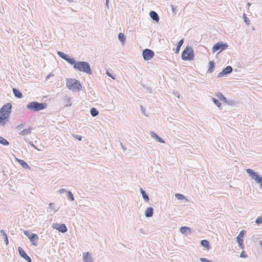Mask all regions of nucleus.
<instances>
[{"mask_svg":"<svg viewBox=\"0 0 262 262\" xmlns=\"http://www.w3.org/2000/svg\"><path fill=\"white\" fill-rule=\"evenodd\" d=\"M57 54L60 58L67 61L69 63L73 65V68L75 70L88 74H92V71L90 65L88 62L76 61L75 59L70 57L68 55L61 51H58Z\"/></svg>","mask_w":262,"mask_h":262,"instance_id":"nucleus-1","label":"nucleus"},{"mask_svg":"<svg viewBox=\"0 0 262 262\" xmlns=\"http://www.w3.org/2000/svg\"><path fill=\"white\" fill-rule=\"evenodd\" d=\"M12 112V104L7 103L4 105L0 110V126H4L8 121Z\"/></svg>","mask_w":262,"mask_h":262,"instance_id":"nucleus-2","label":"nucleus"},{"mask_svg":"<svg viewBox=\"0 0 262 262\" xmlns=\"http://www.w3.org/2000/svg\"><path fill=\"white\" fill-rule=\"evenodd\" d=\"M47 107V104L46 103H39L37 101H32L28 103L27 105V109L37 112L45 109Z\"/></svg>","mask_w":262,"mask_h":262,"instance_id":"nucleus-3","label":"nucleus"},{"mask_svg":"<svg viewBox=\"0 0 262 262\" xmlns=\"http://www.w3.org/2000/svg\"><path fill=\"white\" fill-rule=\"evenodd\" d=\"M66 85L70 90H72L73 91H79L81 88L80 82L75 79H67Z\"/></svg>","mask_w":262,"mask_h":262,"instance_id":"nucleus-4","label":"nucleus"},{"mask_svg":"<svg viewBox=\"0 0 262 262\" xmlns=\"http://www.w3.org/2000/svg\"><path fill=\"white\" fill-rule=\"evenodd\" d=\"M193 50L191 47L187 46L183 51L181 55L183 60H192L194 58Z\"/></svg>","mask_w":262,"mask_h":262,"instance_id":"nucleus-5","label":"nucleus"},{"mask_svg":"<svg viewBox=\"0 0 262 262\" xmlns=\"http://www.w3.org/2000/svg\"><path fill=\"white\" fill-rule=\"evenodd\" d=\"M249 176L255 181L256 183L260 184L262 185V177L258 174L257 172L254 171L251 169L248 168L246 169Z\"/></svg>","mask_w":262,"mask_h":262,"instance_id":"nucleus-6","label":"nucleus"},{"mask_svg":"<svg viewBox=\"0 0 262 262\" xmlns=\"http://www.w3.org/2000/svg\"><path fill=\"white\" fill-rule=\"evenodd\" d=\"M228 47V45L226 43L219 42L213 46L212 51L213 53H215L219 51V53H220L221 51L225 50Z\"/></svg>","mask_w":262,"mask_h":262,"instance_id":"nucleus-7","label":"nucleus"},{"mask_svg":"<svg viewBox=\"0 0 262 262\" xmlns=\"http://www.w3.org/2000/svg\"><path fill=\"white\" fill-rule=\"evenodd\" d=\"M155 53L151 50L145 49L143 51L142 55L145 60H149L151 59L154 56Z\"/></svg>","mask_w":262,"mask_h":262,"instance_id":"nucleus-8","label":"nucleus"},{"mask_svg":"<svg viewBox=\"0 0 262 262\" xmlns=\"http://www.w3.org/2000/svg\"><path fill=\"white\" fill-rule=\"evenodd\" d=\"M245 233V230L241 231L238 234V236L236 237L237 243L238 244V246L239 248H241L242 249H244L245 247L244 245L243 244V241H244V236Z\"/></svg>","mask_w":262,"mask_h":262,"instance_id":"nucleus-9","label":"nucleus"},{"mask_svg":"<svg viewBox=\"0 0 262 262\" xmlns=\"http://www.w3.org/2000/svg\"><path fill=\"white\" fill-rule=\"evenodd\" d=\"M24 234L26 235L30 241L32 243V245L34 246H36V244L35 243H33L34 241L38 239V237L37 234L35 233H30L28 231H24Z\"/></svg>","mask_w":262,"mask_h":262,"instance_id":"nucleus-10","label":"nucleus"},{"mask_svg":"<svg viewBox=\"0 0 262 262\" xmlns=\"http://www.w3.org/2000/svg\"><path fill=\"white\" fill-rule=\"evenodd\" d=\"M18 251L20 256L24 258L27 262H32L31 258L26 253L21 247L18 248Z\"/></svg>","mask_w":262,"mask_h":262,"instance_id":"nucleus-11","label":"nucleus"},{"mask_svg":"<svg viewBox=\"0 0 262 262\" xmlns=\"http://www.w3.org/2000/svg\"><path fill=\"white\" fill-rule=\"evenodd\" d=\"M232 68L231 66H228L226 67L225 68H224L222 72L219 73L217 77H222L224 75L230 74L232 72Z\"/></svg>","mask_w":262,"mask_h":262,"instance_id":"nucleus-12","label":"nucleus"},{"mask_svg":"<svg viewBox=\"0 0 262 262\" xmlns=\"http://www.w3.org/2000/svg\"><path fill=\"white\" fill-rule=\"evenodd\" d=\"M82 258L84 262H93V258L89 252L83 253Z\"/></svg>","mask_w":262,"mask_h":262,"instance_id":"nucleus-13","label":"nucleus"},{"mask_svg":"<svg viewBox=\"0 0 262 262\" xmlns=\"http://www.w3.org/2000/svg\"><path fill=\"white\" fill-rule=\"evenodd\" d=\"M149 15L151 18L156 22H159V16L157 13L154 11H151L149 13Z\"/></svg>","mask_w":262,"mask_h":262,"instance_id":"nucleus-14","label":"nucleus"},{"mask_svg":"<svg viewBox=\"0 0 262 262\" xmlns=\"http://www.w3.org/2000/svg\"><path fill=\"white\" fill-rule=\"evenodd\" d=\"M150 135L151 137L152 138L155 139L157 142L162 143H165V141L161 138H160L159 136H158L156 133H155L154 132H150Z\"/></svg>","mask_w":262,"mask_h":262,"instance_id":"nucleus-15","label":"nucleus"},{"mask_svg":"<svg viewBox=\"0 0 262 262\" xmlns=\"http://www.w3.org/2000/svg\"><path fill=\"white\" fill-rule=\"evenodd\" d=\"M154 214V208L152 207H148L145 211V215L146 217H150L152 216Z\"/></svg>","mask_w":262,"mask_h":262,"instance_id":"nucleus-16","label":"nucleus"},{"mask_svg":"<svg viewBox=\"0 0 262 262\" xmlns=\"http://www.w3.org/2000/svg\"><path fill=\"white\" fill-rule=\"evenodd\" d=\"M215 96L217 97V98L223 101V102L226 103L227 102V98L220 92L217 93L215 94Z\"/></svg>","mask_w":262,"mask_h":262,"instance_id":"nucleus-17","label":"nucleus"},{"mask_svg":"<svg viewBox=\"0 0 262 262\" xmlns=\"http://www.w3.org/2000/svg\"><path fill=\"white\" fill-rule=\"evenodd\" d=\"M12 91H13L14 96L16 98H21L23 97L22 93L17 89H16L15 88H13Z\"/></svg>","mask_w":262,"mask_h":262,"instance_id":"nucleus-18","label":"nucleus"},{"mask_svg":"<svg viewBox=\"0 0 262 262\" xmlns=\"http://www.w3.org/2000/svg\"><path fill=\"white\" fill-rule=\"evenodd\" d=\"M19 164L25 169H29L30 167L28 165V164L23 160L17 159Z\"/></svg>","mask_w":262,"mask_h":262,"instance_id":"nucleus-19","label":"nucleus"},{"mask_svg":"<svg viewBox=\"0 0 262 262\" xmlns=\"http://www.w3.org/2000/svg\"><path fill=\"white\" fill-rule=\"evenodd\" d=\"M201 245L202 246L206 248V249H207L208 250L211 248L210 245H209V242L207 240H206V239L202 240L201 241Z\"/></svg>","mask_w":262,"mask_h":262,"instance_id":"nucleus-20","label":"nucleus"},{"mask_svg":"<svg viewBox=\"0 0 262 262\" xmlns=\"http://www.w3.org/2000/svg\"><path fill=\"white\" fill-rule=\"evenodd\" d=\"M180 232L183 234H186L191 232V229L188 227H181L180 229Z\"/></svg>","mask_w":262,"mask_h":262,"instance_id":"nucleus-21","label":"nucleus"},{"mask_svg":"<svg viewBox=\"0 0 262 262\" xmlns=\"http://www.w3.org/2000/svg\"><path fill=\"white\" fill-rule=\"evenodd\" d=\"M0 234L3 237L6 245H7L9 243V241L6 232L3 230H1L0 231Z\"/></svg>","mask_w":262,"mask_h":262,"instance_id":"nucleus-22","label":"nucleus"},{"mask_svg":"<svg viewBox=\"0 0 262 262\" xmlns=\"http://www.w3.org/2000/svg\"><path fill=\"white\" fill-rule=\"evenodd\" d=\"M184 43V39H181L178 43V45L175 49V53H178L180 50V48Z\"/></svg>","mask_w":262,"mask_h":262,"instance_id":"nucleus-23","label":"nucleus"},{"mask_svg":"<svg viewBox=\"0 0 262 262\" xmlns=\"http://www.w3.org/2000/svg\"><path fill=\"white\" fill-rule=\"evenodd\" d=\"M31 130L32 128H31L28 129H24L19 133V134L21 135V136H26L30 134L31 132Z\"/></svg>","mask_w":262,"mask_h":262,"instance_id":"nucleus-24","label":"nucleus"},{"mask_svg":"<svg viewBox=\"0 0 262 262\" xmlns=\"http://www.w3.org/2000/svg\"><path fill=\"white\" fill-rule=\"evenodd\" d=\"M140 191L142 195V197L144 199V200L145 201V202H147L149 201V197L148 195L147 194L146 192L143 190L142 188H140Z\"/></svg>","mask_w":262,"mask_h":262,"instance_id":"nucleus-25","label":"nucleus"},{"mask_svg":"<svg viewBox=\"0 0 262 262\" xmlns=\"http://www.w3.org/2000/svg\"><path fill=\"white\" fill-rule=\"evenodd\" d=\"M67 230H68L67 227L63 224H61L60 225V226L59 227L58 231L61 233H65L67 231Z\"/></svg>","mask_w":262,"mask_h":262,"instance_id":"nucleus-26","label":"nucleus"},{"mask_svg":"<svg viewBox=\"0 0 262 262\" xmlns=\"http://www.w3.org/2000/svg\"><path fill=\"white\" fill-rule=\"evenodd\" d=\"M209 67L208 69V73H211L213 72V69L214 68V64L213 61H210L209 62Z\"/></svg>","mask_w":262,"mask_h":262,"instance_id":"nucleus-27","label":"nucleus"},{"mask_svg":"<svg viewBox=\"0 0 262 262\" xmlns=\"http://www.w3.org/2000/svg\"><path fill=\"white\" fill-rule=\"evenodd\" d=\"M118 39L120 41V42L123 44L125 40V37L124 34L122 33H119L118 34Z\"/></svg>","mask_w":262,"mask_h":262,"instance_id":"nucleus-28","label":"nucleus"},{"mask_svg":"<svg viewBox=\"0 0 262 262\" xmlns=\"http://www.w3.org/2000/svg\"><path fill=\"white\" fill-rule=\"evenodd\" d=\"M0 143L5 146L9 145V142L2 136H0Z\"/></svg>","mask_w":262,"mask_h":262,"instance_id":"nucleus-29","label":"nucleus"},{"mask_svg":"<svg viewBox=\"0 0 262 262\" xmlns=\"http://www.w3.org/2000/svg\"><path fill=\"white\" fill-rule=\"evenodd\" d=\"M90 113L93 117H95L98 115L99 112L95 107H92L90 110Z\"/></svg>","mask_w":262,"mask_h":262,"instance_id":"nucleus-30","label":"nucleus"},{"mask_svg":"<svg viewBox=\"0 0 262 262\" xmlns=\"http://www.w3.org/2000/svg\"><path fill=\"white\" fill-rule=\"evenodd\" d=\"M211 99H212L213 102H214V103L215 104H216L219 108H221L222 103L219 101V100L214 97H212Z\"/></svg>","mask_w":262,"mask_h":262,"instance_id":"nucleus-31","label":"nucleus"},{"mask_svg":"<svg viewBox=\"0 0 262 262\" xmlns=\"http://www.w3.org/2000/svg\"><path fill=\"white\" fill-rule=\"evenodd\" d=\"M67 195L69 200H70V201L74 200V198L73 194L71 191H67Z\"/></svg>","mask_w":262,"mask_h":262,"instance_id":"nucleus-32","label":"nucleus"},{"mask_svg":"<svg viewBox=\"0 0 262 262\" xmlns=\"http://www.w3.org/2000/svg\"><path fill=\"white\" fill-rule=\"evenodd\" d=\"M175 197L179 200H183L185 198V196L183 194L180 193L175 194Z\"/></svg>","mask_w":262,"mask_h":262,"instance_id":"nucleus-33","label":"nucleus"},{"mask_svg":"<svg viewBox=\"0 0 262 262\" xmlns=\"http://www.w3.org/2000/svg\"><path fill=\"white\" fill-rule=\"evenodd\" d=\"M243 18L244 20V22L246 23V24L249 25L250 24V20L249 19L246 17L245 14H244L243 15Z\"/></svg>","mask_w":262,"mask_h":262,"instance_id":"nucleus-34","label":"nucleus"},{"mask_svg":"<svg viewBox=\"0 0 262 262\" xmlns=\"http://www.w3.org/2000/svg\"><path fill=\"white\" fill-rule=\"evenodd\" d=\"M255 222L257 225H259V224H261L262 223V217L261 216L258 217L257 218V219L256 220Z\"/></svg>","mask_w":262,"mask_h":262,"instance_id":"nucleus-35","label":"nucleus"},{"mask_svg":"<svg viewBox=\"0 0 262 262\" xmlns=\"http://www.w3.org/2000/svg\"><path fill=\"white\" fill-rule=\"evenodd\" d=\"M61 224H53L52 225V227L55 229H56V230H59V227L60 226Z\"/></svg>","mask_w":262,"mask_h":262,"instance_id":"nucleus-36","label":"nucleus"},{"mask_svg":"<svg viewBox=\"0 0 262 262\" xmlns=\"http://www.w3.org/2000/svg\"><path fill=\"white\" fill-rule=\"evenodd\" d=\"M200 260L201 262H214L203 257L200 258Z\"/></svg>","mask_w":262,"mask_h":262,"instance_id":"nucleus-37","label":"nucleus"},{"mask_svg":"<svg viewBox=\"0 0 262 262\" xmlns=\"http://www.w3.org/2000/svg\"><path fill=\"white\" fill-rule=\"evenodd\" d=\"M73 136L76 139H77L78 141H81L82 140V137L79 136V135H76V134H74L73 135Z\"/></svg>","mask_w":262,"mask_h":262,"instance_id":"nucleus-38","label":"nucleus"},{"mask_svg":"<svg viewBox=\"0 0 262 262\" xmlns=\"http://www.w3.org/2000/svg\"><path fill=\"white\" fill-rule=\"evenodd\" d=\"M24 126H25V124L21 123L19 125L16 126V128L18 130H20V129H22L23 128H24Z\"/></svg>","mask_w":262,"mask_h":262,"instance_id":"nucleus-39","label":"nucleus"},{"mask_svg":"<svg viewBox=\"0 0 262 262\" xmlns=\"http://www.w3.org/2000/svg\"><path fill=\"white\" fill-rule=\"evenodd\" d=\"M247 256V255L246 254L244 251H243L240 254V257L242 258H246Z\"/></svg>","mask_w":262,"mask_h":262,"instance_id":"nucleus-40","label":"nucleus"},{"mask_svg":"<svg viewBox=\"0 0 262 262\" xmlns=\"http://www.w3.org/2000/svg\"><path fill=\"white\" fill-rule=\"evenodd\" d=\"M49 209L53 210L55 209V205L53 203H50L49 204Z\"/></svg>","mask_w":262,"mask_h":262,"instance_id":"nucleus-41","label":"nucleus"},{"mask_svg":"<svg viewBox=\"0 0 262 262\" xmlns=\"http://www.w3.org/2000/svg\"><path fill=\"white\" fill-rule=\"evenodd\" d=\"M106 74L110 77H111L113 79H115V77H113V75L108 71H106Z\"/></svg>","mask_w":262,"mask_h":262,"instance_id":"nucleus-42","label":"nucleus"},{"mask_svg":"<svg viewBox=\"0 0 262 262\" xmlns=\"http://www.w3.org/2000/svg\"><path fill=\"white\" fill-rule=\"evenodd\" d=\"M67 191H68V190H67L66 189H63V188L60 189H59V190H58V192H59V193H61H61H63L64 192H67Z\"/></svg>","mask_w":262,"mask_h":262,"instance_id":"nucleus-43","label":"nucleus"},{"mask_svg":"<svg viewBox=\"0 0 262 262\" xmlns=\"http://www.w3.org/2000/svg\"><path fill=\"white\" fill-rule=\"evenodd\" d=\"M120 145H121L122 148L123 150H126V148L125 147V146L124 145H123V144H122V142H120Z\"/></svg>","mask_w":262,"mask_h":262,"instance_id":"nucleus-44","label":"nucleus"},{"mask_svg":"<svg viewBox=\"0 0 262 262\" xmlns=\"http://www.w3.org/2000/svg\"><path fill=\"white\" fill-rule=\"evenodd\" d=\"M173 95L177 97L178 98H179V93L177 92H173Z\"/></svg>","mask_w":262,"mask_h":262,"instance_id":"nucleus-45","label":"nucleus"},{"mask_svg":"<svg viewBox=\"0 0 262 262\" xmlns=\"http://www.w3.org/2000/svg\"><path fill=\"white\" fill-rule=\"evenodd\" d=\"M140 107H141V110L142 112L143 113V114H144L145 115H146L145 114V110L143 108V106L141 105Z\"/></svg>","mask_w":262,"mask_h":262,"instance_id":"nucleus-46","label":"nucleus"},{"mask_svg":"<svg viewBox=\"0 0 262 262\" xmlns=\"http://www.w3.org/2000/svg\"><path fill=\"white\" fill-rule=\"evenodd\" d=\"M171 9H172V12H174L176 7L173 5H171Z\"/></svg>","mask_w":262,"mask_h":262,"instance_id":"nucleus-47","label":"nucleus"},{"mask_svg":"<svg viewBox=\"0 0 262 262\" xmlns=\"http://www.w3.org/2000/svg\"><path fill=\"white\" fill-rule=\"evenodd\" d=\"M30 144L31 145V146L32 147H34V148L37 149V150H38V149L36 147V146L34 145V144H33V143H30Z\"/></svg>","mask_w":262,"mask_h":262,"instance_id":"nucleus-48","label":"nucleus"},{"mask_svg":"<svg viewBox=\"0 0 262 262\" xmlns=\"http://www.w3.org/2000/svg\"><path fill=\"white\" fill-rule=\"evenodd\" d=\"M108 0H106V5L107 7H108Z\"/></svg>","mask_w":262,"mask_h":262,"instance_id":"nucleus-49","label":"nucleus"},{"mask_svg":"<svg viewBox=\"0 0 262 262\" xmlns=\"http://www.w3.org/2000/svg\"><path fill=\"white\" fill-rule=\"evenodd\" d=\"M226 103H228V104H230H230H231V101H228L227 100V102H226Z\"/></svg>","mask_w":262,"mask_h":262,"instance_id":"nucleus-50","label":"nucleus"},{"mask_svg":"<svg viewBox=\"0 0 262 262\" xmlns=\"http://www.w3.org/2000/svg\"><path fill=\"white\" fill-rule=\"evenodd\" d=\"M259 244L260 245L261 248H262V241H259Z\"/></svg>","mask_w":262,"mask_h":262,"instance_id":"nucleus-51","label":"nucleus"},{"mask_svg":"<svg viewBox=\"0 0 262 262\" xmlns=\"http://www.w3.org/2000/svg\"><path fill=\"white\" fill-rule=\"evenodd\" d=\"M71 105V103H68L67 105H66V106H70Z\"/></svg>","mask_w":262,"mask_h":262,"instance_id":"nucleus-52","label":"nucleus"},{"mask_svg":"<svg viewBox=\"0 0 262 262\" xmlns=\"http://www.w3.org/2000/svg\"><path fill=\"white\" fill-rule=\"evenodd\" d=\"M149 91H150V92H151V91L150 90V89H149Z\"/></svg>","mask_w":262,"mask_h":262,"instance_id":"nucleus-53","label":"nucleus"}]
</instances>
